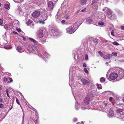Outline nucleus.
<instances>
[{
  "label": "nucleus",
  "mask_w": 124,
  "mask_h": 124,
  "mask_svg": "<svg viewBox=\"0 0 124 124\" xmlns=\"http://www.w3.org/2000/svg\"><path fill=\"white\" fill-rule=\"evenodd\" d=\"M83 20L82 19H79L71 26L66 28V32L69 34H72L79 27V25L82 23Z\"/></svg>",
  "instance_id": "obj_1"
},
{
  "label": "nucleus",
  "mask_w": 124,
  "mask_h": 124,
  "mask_svg": "<svg viewBox=\"0 0 124 124\" xmlns=\"http://www.w3.org/2000/svg\"><path fill=\"white\" fill-rule=\"evenodd\" d=\"M93 97V94L91 92H89L84 100V102L85 105V107H82L83 106H81V109L84 110L85 108L89 109L91 108L90 106L88 105L90 102L92 100Z\"/></svg>",
  "instance_id": "obj_2"
},
{
  "label": "nucleus",
  "mask_w": 124,
  "mask_h": 124,
  "mask_svg": "<svg viewBox=\"0 0 124 124\" xmlns=\"http://www.w3.org/2000/svg\"><path fill=\"white\" fill-rule=\"evenodd\" d=\"M29 39L31 42L34 43L36 45L34 44V45H29L28 48V50L29 51L32 52L33 53H35L39 56V52L37 49V46L39 44L38 41L31 38H29Z\"/></svg>",
  "instance_id": "obj_3"
},
{
  "label": "nucleus",
  "mask_w": 124,
  "mask_h": 124,
  "mask_svg": "<svg viewBox=\"0 0 124 124\" xmlns=\"http://www.w3.org/2000/svg\"><path fill=\"white\" fill-rule=\"evenodd\" d=\"M37 35L38 37L37 38V39L39 42H41L42 44H44V43L46 42V38L43 33L42 28H40L39 29V30L38 32Z\"/></svg>",
  "instance_id": "obj_4"
},
{
  "label": "nucleus",
  "mask_w": 124,
  "mask_h": 124,
  "mask_svg": "<svg viewBox=\"0 0 124 124\" xmlns=\"http://www.w3.org/2000/svg\"><path fill=\"white\" fill-rule=\"evenodd\" d=\"M59 30L57 28L55 27L53 28L52 27V33H51V35L52 36H54L55 37V36H57L58 35Z\"/></svg>",
  "instance_id": "obj_5"
},
{
  "label": "nucleus",
  "mask_w": 124,
  "mask_h": 124,
  "mask_svg": "<svg viewBox=\"0 0 124 124\" xmlns=\"http://www.w3.org/2000/svg\"><path fill=\"white\" fill-rule=\"evenodd\" d=\"M118 77L120 78V79L123 78L124 77V70L122 69H119L118 70Z\"/></svg>",
  "instance_id": "obj_6"
},
{
  "label": "nucleus",
  "mask_w": 124,
  "mask_h": 124,
  "mask_svg": "<svg viewBox=\"0 0 124 124\" xmlns=\"http://www.w3.org/2000/svg\"><path fill=\"white\" fill-rule=\"evenodd\" d=\"M39 56H41L43 59L45 61H46V59L45 58L46 57V58H49L50 55L46 52H44L43 53V54H41L39 52Z\"/></svg>",
  "instance_id": "obj_7"
},
{
  "label": "nucleus",
  "mask_w": 124,
  "mask_h": 124,
  "mask_svg": "<svg viewBox=\"0 0 124 124\" xmlns=\"http://www.w3.org/2000/svg\"><path fill=\"white\" fill-rule=\"evenodd\" d=\"M107 16L108 19L111 20H113L115 19L116 17L115 14L112 12L111 11L110 13L107 14Z\"/></svg>",
  "instance_id": "obj_8"
},
{
  "label": "nucleus",
  "mask_w": 124,
  "mask_h": 124,
  "mask_svg": "<svg viewBox=\"0 0 124 124\" xmlns=\"http://www.w3.org/2000/svg\"><path fill=\"white\" fill-rule=\"evenodd\" d=\"M62 19V17L61 15H60V13L59 12V10L56 16V20L57 22L59 23L60 21Z\"/></svg>",
  "instance_id": "obj_9"
},
{
  "label": "nucleus",
  "mask_w": 124,
  "mask_h": 124,
  "mask_svg": "<svg viewBox=\"0 0 124 124\" xmlns=\"http://www.w3.org/2000/svg\"><path fill=\"white\" fill-rule=\"evenodd\" d=\"M117 74L116 73H113L111 74L110 75L109 78L112 80H114L118 77Z\"/></svg>",
  "instance_id": "obj_10"
},
{
  "label": "nucleus",
  "mask_w": 124,
  "mask_h": 124,
  "mask_svg": "<svg viewBox=\"0 0 124 124\" xmlns=\"http://www.w3.org/2000/svg\"><path fill=\"white\" fill-rule=\"evenodd\" d=\"M99 18L102 20H104L106 19V16L105 14L102 13H101L99 16Z\"/></svg>",
  "instance_id": "obj_11"
},
{
  "label": "nucleus",
  "mask_w": 124,
  "mask_h": 124,
  "mask_svg": "<svg viewBox=\"0 0 124 124\" xmlns=\"http://www.w3.org/2000/svg\"><path fill=\"white\" fill-rule=\"evenodd\" d=\"M78 1L80 5L82 6L85 5L87 4V1L86 0H78Z\"/></svg>",
  "instance_id": "obj_12"
},
{
  "label": "nucleus",
  "mask_w": 124,
  "mask_h": 124,
  "mask_svg": "<svg viewBox=\"0 0 124 124\" xmlns=\"http://www.w3.org/2000/svg\"><path fill=\"white\" fill-rule=\"evenodd\" d=\"M40 14L39 11H36L33 13L32 16L34 17H37L39 16Z\"/></svg>",
  "instance_id": "obj_13"
},
{
  "label": "nucleus",
  "mask_w": 124,
  "mask_h": 124,
  "mask_svg": "<svg viewBox=\"0 0 124 124\" xmlns=\"http://www.w3.org/2000/svg\"><path fill=\"white\" fill-rule=\"evenodd\" d=\"M33 122L35 123V124H37V122L36 120L31 118L28 121V123L27 124H33Z\"/></svg>",
  "instance_id": "obj_14"
},
{
  "label": "nucleus",
  "mask_w": 124,
  "mask_h": 124,
  "mask_svg": "<svg viewBox=\"0 0 124 124\" xmlns=\"http://www.w3.org/2000/svg\"><path fill=\"white\" fill-rule=\"evenodd\" d=\"M108 116L109 117H111L114 116V114L113 110L110 109L109 110L108 113Z\"/></svg>",
  "instance_id": "obj_15"
},
{
  "label": "nucleus",
  "mask_w": 124,
  "mask_h": 124,
  "mask_svg": "<svg viewBox=\"0 0 124 124\" xmlns=\"http://www.w3.org/2000/svg\"><path fill=\"white\" fill-rule=\"evenodd\" d=\"M103 10L106 13L107 15L109 13H110L111 11L110 9L107 7L104 8L103 9Z\"/></svg>",
  "instance_id": "obj_16"
},
{
  "label": "nucleus",
  "mask_w": 124,
  "mask_h": 124,
  "mask_svg": "<svg viewBox=\"0 0 124 124\" xmlns=\"http://www.w3.org/2000/svg\"><path fill=\"white\" fill-rule=\"evenodd\" d=\"M112 56V54H109L104 55L103 58L105 59H109Z\"/></svg>",
  "instance_id": "obj_17"
},
{
  "label": "nucleus",
  "mask_w": 124,
  "mask_h": 124,
  "mask_svg": "<svg viewBox=\"0 0 124 124\" xmlns=\"http://www.w3.org/2000/svg\"><path fill=\"white\" fill-rule=\"evenodd\" d=\"M48 16L46 13L43 14L41 16L42 20L44 21L46 20Z\"/></svg>",
  "instance_id": "obj_18"
},
{
  "label": "nucleus",
  "mask_w": 124,
  "mask_h": 124,
  "mask_svg": "<svg viewBox=\"0 0 124 124\" xmlns=\"http://www.w3.org/2000/svg\"><path fill=\"white\" fill-rule=\"evenodd\" d=\"M86 23L88 24L92 23H93V21L92 18H89L87 19Z\"/></svg>",
  "instance_id": "obj_19"
},
{
  "label": "nucleus",
  "mask_w": 124,
  "mask_h": 124,
  "mask_svg": "<svg viewBox=\"0 0 124 124\" xmlns=\"http://www.w3.org/2000/svg\"><path fill=\"white\" fill-rule=\"evenodd\" d=\"M17 50L19 52L22 53L23 52L24 50L20 46H18L16 48Z\"/></svg>",
  "instance_id": "obj_20"
},
{
  "label": "nucleus",
  "mask_w": 124,
  "mask_h": 124,
  "mask_svg": "<svg viewBox=\"0 0 124 124\" xmlns=\"http://www.w3.org/2000/svg\"><path fill=\"white\" fill-rule=\"evenodd\" d=\"M53 2L51 1H50L48 3V7L51 9L53 8Z\"/></svg>",
  "instance_id": "obj_21"
},
{
  "label": "nucleus",
  "mask_w": 124,
  "mask_h": 124,
  "mask_svg": "<svg viewBox=\"0 0 124 124\" xmlns=\"http://www.w3.org/2000/svg\"><path fill=\"white\" fill-rule=\"evenodd\" d=\"M96 2V1H95L94 0H93L92 3V5L95 8V9H96V10H97L98 9V5H97V3H96V5H94V4Z\"/></svg>",
  "instance_id": "obj_22"
},
{
  "label": "nucleus",
  "mask_w": 124,
  "mask_h": 124,
  "mask_svg": "<svg viewBox=\"0 0 124 124\" xmlns=\"http://www.w3.org/2000/svg\"><path fill=\"white\" fill-rule=\"evenodd\" d=\"M81 81L83 84L85 85L88 84V82L85 79H81Z\"/></svg>",
  "instance_id": "obj_23"
},
{
  "label": "nucleus",
  "mask_w": 124,
  "mask_h": 124,
  "mask_svg": "<svg viewBox=\"0 0 124 124\" xmlns=\"http://www.w3.org/2000/svg\"><path fill=\"white\" fill-rule=\"evenodd\" d=\"M118 116L120 118V119H124L123 118H124V113H122L121 114V113H119L118 114Z\"/></svg>",
  "instance_id": "obj_24"
},
{
  "label": "nucleus",
  "mask_w": 124,
  "mask_h": 124,
  "mask_svg": "<svg viewBox=\"0 0 124 124\" xmlns=\"http://www.w3.org/2000/svg\"><path fill=\"white\" fill-rule=\"evenodd\" d=\"M13 105V103L12 102L10 103L9 105H8V107L10 108H9V111L11 110L12 108Z\"/></svg>",
  "instance_id": "obj_25"
},
{
  "label": "nucleus",
  "mask_w": 124,
  "mask_h": 124,
  "mask_svg": "<svg viewBox=\"0 0 124 124\" xmlns=\"http://www.w3.org/2000/svg\"><path fill=\"white\" fill-rule=\"evenodd\" d=\"M4 8L8 9H9L10 8V5L7 4H5L4 5Z\"/></svg>",
  "instance_id": "obj_26"
},
{
  "label": "nucleus",
  "mask_w": 124,
  "mask_h": 124,
  "mask_svg": "<svg viewBox=\"0 0 124 124\" xmlns=\"http://www.w3.org/2000/svg\"><path fill=\"white\" fill-rule=\"evenodd\" d=\"M80 107V104H78L77 102H76L75 105V108L76 109L78 110L79 108Z\"/></svg>",
  "instance_id": "obj_27"
},
{
  "label": "nucleus",
  "mask_w": 124,
  "mask_h": 124,
  "mask_svg": "<svg viewBox=\"0 0 124 124\" xmlns=\"http://www.w3.org/2000/svg\"><path fill=\"white\" fill-rule=\"evenodd\" d=\"M32 22V21L30 19H29L27 22L26 23V24L28 25L29 26Z\"/></svg>",
  "instance_id": "obj_28"
},
{
  "label": "nucleus",
  "mask_w": 124,
  "mask_h": 124,
  "mask_svg": "<svg viewBox=\"0 0 124 124\" xmlns=\"http://www.w3.org/2000/svg\"><path fill=\"white\" fill-rule=\"evenodd\" d=\"M123 110L122 109H120V108L118 109H117L116 111L117 113H120L122 112L123 111Z\"/></svg>",
  "instance_id": "obj_29"
},
{
  "label": "nucleus",
  "mask_w": 124,
  "mask_h": 124,
  "mask_svg": "<svg viewBox=\"0 0 124 124\" xmlns=\"http://www.w3.org/2000/svg\"><path fill=\"white\" fill-rule=\"evenodd\" d=\"M98 53L100 56L103 57L104 55L103 53L102 52L100 51H98Z\"/></svg>",
  "instance_id": "obj_30"
},
{
  "label": "nucleus",
  "mask_w": 124,
  "mask_h": 124,
  "mask_svg": "<svg viewBox=\"0 0 124 124\" xmlns=\"http://www.w3.org/2000/svg\"><path fill=\"white\" fill-rule=\"evenodd\" d=\"M97 88L99 89H101L102 88V87L101 86V85L100 84H97Z\"/></svg>",
  "instance_id": "obj_31"
},
{
  "label": "nucleus",
  "mask_w": 124,
  "mask_h": 124,
  "mask_svg": "<svg viewBox=\"0 0 124 124\" xmlns=\"http://www.w3.org/2000/svg\"><path fill=\"white\" fill-rule=\"evenodd\" d=\"M18 12L20 14H22V10L20 8H19L18 9Z\"/></svg>",
  "instance_id": "obj_32"
},
{
  "label": "nucleus",
  "mask_w": 124,
  "mask_h": 124,
  "mask_svg": "<svg viewBox=\"0 0 124 124\" xmlns=\"http://www.w3.org/2000/svg\"><path fill=\"white\" fill-rule=\"evenodd\" d=\"M100 81L101 82H103L105 81V79L103 77H102L100 78Z\"/></svg>",
  "instance_id": "obj_33"
},
{
  "label": "nucleus",
  "mask_w": 124,
  "mask_h": 124,
  "mask_svg": "<svg viewBox=\"0 0 124 124\" xmlns=\"http://www.w3.org/2000/svg\"><path fill=\"white\" fill-rule=\"evenodd\" d=\"M13 80L11 78H9L8 79V83H10Z\"/></svg>",
  "instance_id": "obj_34"
},
{
  "label": "nucleus",
  "mask_w": 124,
  "mask_h": 124,
  "mask_svg": "<svg viewBox=\"0 0 124 124\" xmlns=\"http://www.w3.org/2000/svg\"><path fill=\"white\" fill-rule=\"evenodd\" d=\"M106 93H108V94L109 95H114V93L112 92L109 91H106Z\"/></svg>",
  "instance_id": "obj_35"
},
{
  "label": "nucleus",
  "mask_w": 124,
  "mask_h": 124,
  "mask_svg": "<svg viewBox=\"0 0 124 124\" xmlns=\"http://www.w3.org/2000/svg\"><path fill=\"white\" fill-rule=\"evenodd\" d=\"M104 23L102 21L99 22L98 23V24L100 25H104Z\"/></svg>",
  "instance_id": "obj_36"
},
{
  "label": "nucleus",
  "mask_w": 124,
  "mask_h": 124,
  "mask_svg": "<svg viewBox=\"0 0 124 124\" xmlns=\"http://www.w3.org/2000/svg\"><path fill=\"white\" fill-rule=\"evenodd\" d=\"M64 17L65 19H68L69 18L70 16L68 15L67 14L64 16Z\"/></svg>",
  "instance_id": "obj_37"
},
{
  "label": "nucleus",
  "mask_w": 124,
  "mask_h": 124,
  "mask_svg": "<svg viewBox=\"0 0 124 124\" xmlns=\"http://www.w3.org/2000/svg\"><path fill=\"white\" fill-rule=\"evenodd\" d=\"M4 48L6 49H11L12 47L11 46H4Z\"/></svg>",
  "instance_id": "obj_38"
},
{
  "label": "nucleus",
  "mask_w": 124,
  "mask_h": 124,
  "mask_svg": "<svg viewBox=\"0 0 124 124\" xmlns=\"http://www.w3.org/2000/svg\"><path fill=\"white\" fill-rule=\"evenodd\" d=\"M117 54L116 52H113L112 53V55L116 57L117 55Z\"/></svg>",
  "instance_id": "obj_39"
},
{
  "label": "nucleus",
  "mask_w": 124,
  "mask_h": 124,
  "mask_svg": "<svg viewBox=\"0 0 124 124\" xmlns=\"http://www.w3.org/2000/svg\"><path fill=\"white\" fill-rule=\"evenodd\" d=\"M112 43L113 45L116 46H118L119 45V44L116 42H114Z\"/></svg>",
  "instance_id": "obj_40"
},
{
  "label": "nucleus",
  "mask_w": 124,
  "mask_h": 124,
  "mask_svg": "<svg viewBox=\"0 0 124 124\" xmlns=\"http://www.w3.org/2000/svg\"><path fill=\"white\" fill-rule=\"evenodd\" d=\"M84 71L87 74H88L89 73L88 71L87 70V69L86 68H84Z\"/></svg>",
  "instance_id": "obj_41"
},
{
  "label": "nucleus",
  "mask_w": 124,
  "mask_h": 124,
  "mask_svg": "<svg viewBox=\"0 0 124 124\" xmlns=\"http://www.w3.org/2000/svg\"><path fill=\"white\" fill-rule=\"evenodd\" d=\"M7 25L6 24H5L4 26V28L7 30L8 29V27L7 26Z\"/></svg>",
  "instance_id": "obj_42"
},
{
  "label": "nucleus",
  "mask_w": 124,
  "mask_h": 124,
  "mask_svg": "<svg viewBox=\"0 0 124 124\" xmlns=\"http://www.w3.org/2000/svg\"><path fill=\"white\" fill-rule=\"evenodd\" d=\"M3 23V21L2 19L0 18V25H1Z\"/></svg>",
  "instance_id": "obj_43"
},
{
  "label": "nucleus",
  "mask_w": 124,
  "mask_h": 124,
  "mask_svg": "<svg viewBox=\"0 0 124 124\" xmlns=\"http://www.w3.org/2000/svg\"><path fill=\"white\" fill-rule=\"evenodd\" d=\"M85 59L86 61H87L88 59V56L86 54H85Z\"/></svg>",
  "instance_id": "obj_44"
},
{
  "label": "nucleus",
  "mask_w": 124,
  "mask_h": 124,
  "mask_svg": "<svg viewBox=\"0 0 124 124\" xmlns=\"http://www.w3.org/2000/svg\"><path fill=\"white\" fill-rule=\"evenodd\" d=\"M111 34L113 36H115V34L114 33V31L113 30L111 32Z\"/></svg>",
  "instance_id": "obj_45"
},
{
  "label": "nucleus",
  "mask_w": 124,
  "mask_h": 124,
  "mask_svg": "<svg viewBox=\"0 0 124 124\" xmlns=\"http://www.w3.org/2000/svg\"><path fill=\"white\" fill-rule=\"evenodd\" d=\"M29 26L32 28H33L34 25L32 23Z\"/></svg>",
  "instance_id": "obj_46"
},
{
  "label": "nucleus",
  "mask_w": 124,
  "mask_h": 124,
  "mask_svg": "<svg viewBox=\"0 0 124 124\" xmlns=\"http://www.w3.org/2000/svg\"><path fill=\"white\" fill-rule=\"evenodd\" d=\"M19 0H13L15 2H16L17 3H19L20 2V1H19Z\"/></svg>",
  "instance_id": "obj_47"
},
{
  "label": "nucleus",
  "mask_w": 124,
  "mask_h": 124,
  "mask_svg": "<svg viewBox=\"0 0 124 124\" xmlns=\"http://www.w3.org/2000/svg\"><path fill=\"white\" fill-rule=\"evenodd\" d=\"M86 8H85L84 9H82L80 11H81L82 12H85L86 11Z\"/></svg>",
  "instance_id": "obj_48"
},
{
  "label": "nucleus",
  "mask_w": 124,
  "mask_h": 124,
  "mask_svg": "<svg viewBox=\"0 0 124 124\" xmlns=\"http://www.w3.org/2000/svg\"><path fill=\"white\" fill-rule=\"evenodd\" d=\"M3 81H7L8 82V79L6 78L5 77L3 80Z\"/></svg>",
  "instance_id": "obj_49"
},
{
  "label": "nucleus",
  "mask_w": 124,
  "mask_h": 124,
  "mask_svg": "<svg viewBox=\"0 0 124 124\" xmlns=\"http://www.w3.org/2000/svg\"><path fill=\"white\" fill-rule=\"evenodd\" d=\"M16 102L18 104L20 105V102H19V101H18V99L16 98Z\"/></svg>",
  "instance_id": "obj_50"
},
{
  "label": "nucleus",
  "mask_w": 124,
  "mask_h": 124,
  "mask_svg": "<svg viewBox=\"0 0 124 124\" xmlns=\"http://www.w3.org/2000/svg\"><path fill=\"white\" fill-rule=\"evenodd\" d=\"M3 99L2 98L0 99V104H2V103Z\"/></svg>",
  "instance_id": "obj_51"
},
{
  "label": "nucleus",
  "mask_w": 124,
  "mask_h": 124,
  "mask_svg": "<svg viewBox=\"0 0 124 124\" xmlns=\"http://www.w3.org/2000/svg\"><path fill=\"white\" fill-rule=\"evenodd\" d=\"M83 66L84 67H86V65L85 63H83Z\"/></svg>",
  "instance_id": "obj_52"
},
{
  "label": "nucleus",
  "mask_w": 124,
  "mask_h": 124,
  "mask_svg": "<svg viewBox=\"0 0 124 124\" xmlns=\"http://www.w3.org/2000/svg\"><path fill=\"white\" fill-rule=\"evenodd\" d=\"M61 23L62 24H63L65 23V21L64 20H63L61 21Z\"/></svg>",
  "instance_id": "obj_53"
},
{
  "label": "nucleus",
  "mask_w": 124,
  "mask_h": 124,
  "mask_svg": "<svg viewBox=\"0 0 124 124\" xmlns=\"http://www.w3.org/2000/svg\"><path fill=\"white\" fill-rule=\"evenodd\" d=\"M3 106V104H0V108H2Z\"/></svg>",
  "instance_id": "obj_54"
},
{
  "label": "nucleus",
  "mask_w": 124,
  "mask_h": 124,
  "mask_svg": "<svg viewBox=\"0 0 124 124\" xmlns=\"http://www.w3.org/2000/svg\"><path fill=\"white\" fill-rule=\"evenodd\" d=\"M73 121L74 122H76L77 121V119L76 118H74L73 119Z\"/></svg>",
  "instance_id": "obj_55"
},
{
  "label": "nucleus",
  "mask_w": 124,
  "mask_h": 124,
  "mask_svg": "<svg viewBox=\"0 0 124 124\" xmlns=\"http://www.w3.org/2000/svg\"><path fill=\"white\" fill-rule=\"evenodd\" d=\"M113 100V98L112 97H110L109 98V101H111Z\"/></svg>",
  "instance_id": "obj_56"
},
{
  "label": "nucleus",
  "mask_w": 124,
  "mask_h": 124,
  "mask_svg": "<svg viewBox=\"0 0 124 124\" xmlns=\"http://www.w3.org/2000/svg\"><path fill=\"white\" fill-rule=\"evenodd\" d=\"M119 61H120V62H124V59L121 60H120Z\"/></svg>",
  "instance_id": "obj_57"
},
{
  "label": "nucleus",
  "mask_w": 124,
  "mask_h": 124,
  "mask_svg": "<svg viewBox=\"0 0 124 124\" xmlns=\"http://www.w3.org/2000/svg\"><path fill=\"white\" fill-rule=\"evenodd\" d=\"M17 30L19 32H20L21 31V30L20 28H18L17 29Z\"/></svg>",
  "instance_id": "obj_58"
},
{
  "label": "nucleus",
  "mask_w": 124,
  "mask_h": 124,
  "mask_svg": "<svg viewBox=\"0 0 124 124\" xmlns=\"http://www.w3.org/2000/svg\"><path fill=\"white\" fill-rule=\"evenodd\" d=\"M24 119H22V123H21V124H24Z\"/></svg>",
  "instance_id": "obj_59"
},
{
  "label": "nucleus",
  "mask_w": 124,
  "mask_h": 124,
  "mask_svg": "<svg viewBox=\"0 0 124 124\" xmlns=\"http://www.w3.org/2000/svg\"><path fill=\"white\" fill-rule=\"evenodd\" d=\"M20 95H21V97H22H22H23V98H24V97H23V95L22 93H20Z\"/></svg>",
  "instance_id": "obj_60"
},
{
  "label": "nucleus",
  "mask_w": 124,
  "mask_h": 124,
  "mask_svg": "<svg viewBox=\"0 0 124 124\" xmlns=\"http://www.w3.org/2000/svg\"><path fill=\"white\" fill-rule=\"evenodd\" d=\"M121 28L122 29L124 30V26H121Z\"/></svg>",
  "instance_id": "obj_61"
},
{
  "label": "nucleus",
  "mask_w": 124,
  "mask_h": 124,
  "mask_svg": "<svg viewBox=\"0 0 124 124\" xmlns=\"http://www.w3.org/2000/svg\"><path fill=\"white\" fill-rule=\"evenodd\" d=\"M22 37H23V40H24L25 41L26 40V38L23 36H22Z\"/></svg>",
  "instance_id": "obj_62"
},
{
  "label": "nucleus",
  "mask_w": 124,
  "mask_h": 124,
  "mask_svg": "<svg viewBox=\"0 0 124 124\" xmlns=\"http://www.w3.org/2000/svg\"><path fill=\"white\" fill-rule=\"evenodd\" d=\"M23 117H22V119H24V113L23 112Z\"/></svg>",
  "instance_id": "obj_63"
},
{
  "label": "nucleus",
  "mask_w": 124,
  "mask_h": 124,
  "mask_svg": "<svg viewBox=\"0 0 124 124\" xmlns=\"http://www.w3.org/2000/svg\"><path fill=\"white\" fill-rule=\"evenodd\" d=\"M52 0L53 1L55 2H57L58 1V0Z\"/></svg>",
  "instance_id": "obj_64"
}]
</instances>
